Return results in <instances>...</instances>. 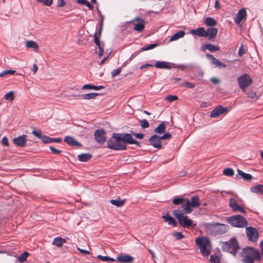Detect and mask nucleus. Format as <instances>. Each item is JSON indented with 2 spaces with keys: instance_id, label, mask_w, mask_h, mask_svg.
Returning <instances> with one entry per match:
<instances>
[{
  "instance_id": "1",
  "label": "nucleus",
  "mask_w": 263,
  "mask_h": 263,
  "mask_svg": "<svg viewBox=\"0 0 263 263\" xmlns=\"http://www.w3.org/2000/svg\"><path fill=\"white\" fill-rule=\"evenodd\" d=\"M135 144L140 146V143L130 134L127 133H114L107 142V146L115 151H123L126 149V144Z\"/></svg>"
},
{
  "instance_id": "2",
  "label": "nucleus",
  "mask_w": 263,
  "mask_h": 263,
  "mask_svg": "<svg viewBox=\"0 0 263 263\" xmlns=\"http://www.w3.org/2000/svg\"><path fill=\"white\" fill-rule=\"evenodd\" d=\"M240 255L243 263H254V260H260L261 259L260 252L252 247L243 248Z\"/></svg>"
},
{
  "instance_id": "3",
  "label": "nucleus",
  "mask_w": 263,
  "mask_h": 263,
  "mask_svg": "<svg viewBox=\"0 0 263 263\" xmlns=\"http://www.w3.org/2000/svg\"><path fill=\"white\" fill-rule=\"evenodd\" d=\"M195 242L199 248L202 255L203 256H208L211 250L210 240L206 237H198L196 239Z\"/></svg>"
},
{
  "instance_id": "4",
  "label": "nucleus",
  "mask_w": 263,
  "mask_h": 263,
  "mask_svg": "<svg viewBox=\"0 0 263 263\" xmlns=\"http://www.w3.org/2000/svg\"><path fill=\"white\" fill-rule=\"evenodd\" d=\"M221 248L223 251L235 255L239 249V247L236 238L233 237L228 241L222 242Z\"/></svg>"
},
{
  "instance_id": "5",
  "label": "nucleus",
  "mask_w": 263,
  "mask_h": 263,
  "mask_svg": "<svg viewBox=\"0 0 263 263\" xmlns=\"http://www.w3.org/2000/svg\"><path fill=\"white\" fill-rule=\"evenodd\" d=\"M173 214L177 219L179 223L183 228H187L192 226L193 221L186 215H184L180 210L174 211Z\"/></svg>"
},
{
  "instance_id": "6",
  "label": "nucleus",
  "mask_w": 263,
  "mask_h": 263,
  "mask_svg": "<svg viewBox=\"0 0 263 263\" xmlns=\"http://www.w3.org/2000/svg\"><path fill=\"white\" fill-rule=\"evenodd\" d=\"M227 221L232 226L237 228H244L248 224L246 218L240 215L228 217Z\"/></svg>"
},
{
  "instance_id": "7",
  "label": "nucleus",
  "mask_w": 263,
  "mask_h": 263,
  "mask_svg": "<svg viewBox=\"0 0 263 263\" xmlns=\"http://www.w3.org/2000/svg\"><path fill=\"white\" fill-rule=\"evenodd\" d=\"M208 227L211 230L215 235L223 234L229 229L228 225L218 222L209 223Z\"/></svg>"
},
{
  "instance_id": "8",
  "label": "nucleus",
  "mask_w": 263,
  "mask_h": 263,
  "mask_svg": "<svg viewBox=\"0 0 263 263\" xmlns=\"http://www.w3.org/2000/svg\"><path fill=\"white\" fill-rule=\"evenodd\" d=\"M237 82L240 89L245 91L246 88L252 84V80L248 74L245 73L237 78Z\"/></svg>"
},
{
  "instance_id": "9",
  "label": "nucleus",
  "mask_w": 263,
  "mask_h": 263,
  "mask_svg": "<svg viewBox=\"0 0 263 263\" xmlns=\"http://www.w3.org/2000/svg\"><path fill=\"white\" fill-rule=\"evenodd\" d=\"M228 110L227 107H224L221 105L217 106L212 110L210 114L211 118H217L222 114H226L228 112Z\"/></svg>"
},
{
  "instance_id": "10",
  "label": "nucleus",
  "mask_w": 263,
  "mask_h": 263,
  "mask_svg": "<svg viewBox=\"0 0 263 263\" xmlns=\"http://www.w3.org/2000/svg\"><path fill=\"white\" fill-rule=\"evenodd\" d=\"M246 234L249 240L255 242L257 241L258 235L257 230L253 227H247Z\"/></svg>"
},
{
  "instance_id": "11",
  "label": "nucleus",
  "mask_w": 263,
  "mask_h": 263,
  "mask_svg": "<svg viewBox=\"0 0 263 263\" xmlns=\"http://www.w3.org/2000/svg\"><path fill=\"white\" fill-rule=\"evenodd\" d=\"M105 132L103 129L97 130L94 134L96 141L98 143H103L106 140Z\"/></svg>"
},
{
  "instance_id": "12",
  "label": "nucleus",
  "mask_w": 263,
  "mask_h": 263,
  "mask_svg": "<svg viewBox=\"0 0 263 263\" xmlns=\"http://www.w3.org/2000/svg\"><path fill=\"white\" fill-rule=\"evenodd\" d=\"M229 205L234 212H240L243 213H246L245 210L239 205L236 200L234 198L230 199Z\"/></svg>"
},
{
  "instance_id": "13",
  "label": "nucleus",
  "mask_w": 263,
  "mask_h": 263,
  "mask_svg": "<svg viewBox=\"0 0 263 263\" xmlns=\"http://www.w3.org/2000/svg\"><path fill=\"white\" fill-rule=\"evenodd\" d=\"M149 141L151 145L153 147L158 149L162 148L160 136L154 135L150 137Z\"/></svg>"
},
{
  "instance_id": "14",
  "label": "nucleus",
  "mask_w": 263,
  "mask_h": 263,
  "mask_svg": "<svg viewBox=\"0 0 263 263\" xmlns=\"http://www.w3.org/2000/svg\"><path fill=\"white\" fill-rule=\"evenodd\" d=\"M135 21H137L139 23L135 25L134 27V30L139 32H142L143 30L145 27L144 20L139 17H136L132 21V22H134Z\"/></svg>"
},
{
  "instance_id": "15",
  "label": "nucleus",
  "mask_w": 263,
  "mask_h": 263,
  "mask_svg": "<svg viewBox=\"0 0 263 263\" xmlns=\"http://www.w3.org/2000/svg\"><path fill=\"white\" fill-rule=\"evenodd\" d=\"M26 135H23L13 139V143L17 146L22 147L26 145Z\"/></svg>"
},
{
  "instance_id": "16",
  "label": "nucleus",
  "mask_w": 263,
  "mask_h": 263,
  "mask_svg": "<svg viewBox=\"0 0 263 263\" xmlns=\"http://www.w3.org/2000/svg\"><path fill=\"white\" fill-rule=\"evenodd\" d=\"M246 17L247 12L246 9L245 8L241 9L236 14L234 22L236 24H239L243 20H246Z\"/></svg>"
},
{
  "instance_id": "17",
  "label": "nucleus",
  "mask_w": 263,
  "mask_h": 263,
  "mask_svg": "<svg viewBox=\"0 0 263 263\" xmlns=\"http://www.w3.org/2000/svg\"><path fill=\"white\" fill-rule=\"evenodd\" d=\"M206 57L211 61L212 64L219 68H226L227 65L216 59L213 55L207 53Z\"/></svg>"
},
{
  "instance_id": "18",
  "label": "nucleus",
  "mask_w": 263,
  "mask_h": 263,
  "mask_svg": "<svg viewBox=\"0 0 263 263\" xmlns=\"http://www.w3.org/2000/svg\"><path fill=\"white\" fill-rule=\"evenodd\" d=\"M173 80H174V83H177L178 81H181V78H175L173 79ZM178 86H181V87H188L190 88H193L195 87V85L194 83L189 82L187 81H184L182 83H178Z\"/></svg>"
},
{
  "instance_id": "19",
  "label": "nucleus",
  "mask_w": 263,
  "mask_h": 263,
  "mask_svg": "<svg viewBox=\"0 0 263 263\" xmlns=\"http://www.w3.org/2000/svg\"><path fill=\"white\" fill-rule=\"evenodd\" d=\"M217 32L218 30L216 28L211 27L208 28L207 30H205L206 37H208L209 40H213L215 37Z\"/></svg>"
},
{
  "instance_id": "20",
  "label": "nucleus",
  "mask_w": 263,
  "mask_h": 263,
  "mask_svg": "<svg viewBox=\"0 0 263 263\" xmlns=\"http://www.w3.org/2000/svg\"><path fill=\"white\" fill-rule=\"evenodd\" d=\"M190 33L201 37H206L205 30L203 27H200L197 29L191 30Z\"/></svg>"
},
{
  "instance_id": "21",
  "label": "nucleus",
  "mask_w": 263,
  "mask_h": 263,
  "mask_svg": "<svg viewBox=\"0 0 263 263\" xmlns=\"http://www.w3.org/2000/svg\"><path fill=\"white\" fill-rule=\"evenodd\" d=\"M116 260L120 262L129 263L133 261V257L129 255H122L117 256Z\"/></svg>"
},
{
  "instance_id": "22",
  "label": "nucleus",
  "mask_w": 263,
  "mask_h": 263,
  "mask_svg": "<svg viewBox=\"0 0 263 263\" xmlns=\"http://www.w3.org/2000/svg\"><path fill=\"white\" fill-rule=\"evenodd\" d=\"M162 218L166 222H167L169 225H171L174 227L177 226V222L175 221V219L173 217L170 216L168 214L163 215Z\"/></svg>"
},
{
  "instance_id": "23",
  "label": "nucleus",
  "mask_w": 263,
  "mask_h": 263,
  "mask_svg": "<svg viewBox=\"0 0 263 263\" xmlns=\"http://www.w3.org/2000/svg\"><path fill=\"white\" fill-rule=\"evenodd\" d=\"M184 202L185 203L183 204V211L184 214H190L192 211L193 209L190 204V200L189 199H186Z\"/></svg>"
},
{
  "instance_id": "24",
  "label": "nucleus",
  "mask_w": 263,
  "mask_h": 263,
  "mask_svg": "<svg viewBox=\"0 0 263 263\" xmlns=\"http://www.w3.org/2000/svg\"><path fill=\"white\" fill-rule=\"evenodd\" d=\"M154 66L159 69H171V66L170 65V63L165 61H158L156 62Z\"/></svg>"
},
{
  "instance_id": "25",
  "label": "nucleus",
  "mask_w": 263,
  "mask_h": 263,
  "mask_svg": "<svg viewBox=\"0 0 263 263\" xmlns=\"http://www.w3.org/2000/svg\"><path fill=\"white\" fill-rule=\"evenodd\" d=\"M64 141L71 146H80L81 145L80 143L77 141L72 137L71 136H66L64 139Z\"/></svg>"
},
{
  "instance_id": "26",
  "label": "nucleus",
  "mask_w": 263,
  "mask_h": 263,
  "mask_svg": "<svg viewBox=\"0 0 263 263\" xmlns=\"http://www.w3.org/2000/svg\"><path fill=\"white\" fill-rule=\"evenodd\" d=\"M206 49L209 50L211 52H215L218 51L219 47L217 46L208 44L203 45L201 48V50L203 51H205Z\"/></svg>"
},
{
  "instance_id": "27",
  "label": "nucleus",
  "mask_w": 263,
  "mask_h": 263,
  "mask_svg": "<svg viewBox=\"0 0 263 263\" xmlns=\"http://www.w3.org/2000/svg\"><path fill=\"white\" fill-rule=\"evenodd\" d=\"M94 42H95V44H96V45L98 47V49H99L98 54H99V56L100 57H102L103 55L104 49L101 46V44H100V41H99V37L98 36L97 33H95V36H94Z\"/></svg>"
},
{
  "instance_id": "28",
  "label": "nucleus",
  "mask_w": 263,
  "mask_h": 263,
  "mask_svg": "<svg viewBox=\"0 0 263 263\" xmlns=\"http://www.w3.org/2000/svg\"><path fill=\"white\" fill-rule=\"evenodd\" d=\"M250 191L254 193L263 195V184H257L252 186Z\"/></svg>"
},
{
  "instance_id": "29",
  "label": "nucleus",
  "mask_w": 263,
  "mask_h": 263,
  "mask_svg": "<svg viewBox=\"0 0 263 263\" xmlns=\"http://www.w3.org/2000/svg\"><path fill=\"white\" fill-rule=\"evenodd\" d=\"M26 47L27 48H32L35 52L39 51V46L38 45L33 41H27L25 44Z\"/></svg>"
},
{
  "instance_id": "30",
  "label": "nucleus",
  "mask_w": 263,
  "mask_h": 263,
  "mask_svg": "<svg viewBox=\"0 0 263 263\" xmlns=\"http://www.w3.org/2000/svg\"><path fill=\"white\" fill-rule=\"evenodd\" d=\"M190 204L192 208H196L198 207L200 204L199 197L197 196H193L191 199Z\"/></svg>"
},
{
  "instance_id": "31",
  "label": "nucleus",
  "mask_w": 263,
  "mask_h": 263,
  "mask_svg": "<svg viewBox=\"0 0 263 263\" xmlns=\"http://www.w3.org/2000/svg\"><path fill=\"white\" fill-rule=\"evenodd\" d=\"M92 155L89 153H82L78 156V159L81 162H86L91 159Z\"/></svg>"
},
{
  "instance_id": "32",
  "label": "nucleus",
  "mask_w": 263,
  "mask_h": 263,
  "mask_svg": "<svg viewBox=\"0 0 263 263\" xmlns=\"http://www.w3.org/2000/svg\"><path fill=\"white\" fill-rule=\"evenodd\" d=\"M66 240L65 239L61 237H57L53 239L52 244L58 247H61L63 243H65Z\"/></svg>"
},
{
  "instance_id": "33",
  "label": "nucleus",
  "mask_w": 263,
  "mask_h": 263,
  "mask_svg": "<svg viewBox=\"0 0 263 263\" xmlns=\"http://www.w3.org/2000/svg\"><path fill=\"white\" fill-rule=\"evenodd\" d=\"M185 35V32L183 30L175 33L170 39V42L177 40L183 37Z\"/></svg>"
},
{
  "instance_id": "34",
  "label": "nucleus",
  "mask_w": 263,
  "mask_h": 263,
  "mask_svg": "<svg viewBox=\"0 0 263 263\" xmlns=\"http://www.w3.org/2000/svg\"><path fill=\"white\" fill-rule=\"evenodd\" d=\"M238 175L246 181H249L252 179V176L251 174L245 173L239 170H238Z\"/></svg>"
},
{
  "instance_id": "35",
  "label": "nucleus",
  "mask_w": 263,
  "mask_h": 263,
  "mask_svg": "<svg viewBox=\"0 0 263 263\" xmlns=\"http://www.w3.org/2000/svg\"><path fill=\"white\" fill-rule=\"evenodd\" d=\"M204 23L208 26L213 27L217 24L216 21L211 17H207L205 18Z\"/></svg>"
},
{
  "instance_id": "36",
  "label": "nucleus",
  "mask_w": 263,
  "mask_h": 263,
  "mask_svg": "<svg viewBox=\"0 0 263 263\" xmlns=\"http://www.w3.org/2000/svg\"><path fill=\"white\" fill-rule=\"evenodd\" d=\"M104 87L102 85L95 86L91 84H85L84 85L82 89H94L96 90H100L103 88Z\"/></svg>"
},
{
  "instance_id": "37",
  "label": "nucleus",
  "mask_w": 263,
  "mask_h": 263,
  "mask_svg": "<svg viewBox=\"0 0 263 263\" xmlns=\"http://www.w3.org/2000/svg\"><path fill=\"white\" fill-rule=\"evenodd\" d=\"M110 202L116 206L117 207H121L123 206L125 202V199L120 200V199H111L110 201Z\"/></svg>"
},
{
  "instance_id": "38",
  "label": "nucleus",
  "mask_w": 263,
  "mask_h": 263,
  "mask_svg": "<svg viewBox=\"0 0 263 263\" xmlns=\"http://www.w3.org/2000/svg\"><path fill=\"white\" fill-rule=\"evenodd\" d=\"M98 95V93H90L82 95L80 96V97L82 99L90 100V99H95Z\"/></svg>"
},
{
  "instance_id": "39",
  "label": "nucleus",
  "mask_w": 263,
  "mask_h": 263,
  "mask_svg": "<svg viewBox=\"0 0 263 263\" xmlns=\"http://www.w3.org/2000/svg\"><path fill=\"white\" fill-rule=\"evenodd\" d=\"M165 130V125L163 122L160 124L155 129L154 132L156 133L161 134H163Z\"/></svg>"
},
{
  "instance_id": "40",
  "label": "nucleus",
  "mask_w": 263,
  "mask_h": 263,
  "mask_svg": "<svg viewBox=\"0 0 263 263\" xmlns=\"http://www.w3.org/2000/svg\"><path fill=\"white\" fill-rule=\"evenodd\" d=\"M97 258L103 261H114L116 260L114 258H111L109 256H102L101 255H98Z\"/></svg>"
},
{
  "instance_id": "41",
  "label": "nucleus",
  "mask_w": 263,
  "mask_h": 263,
  "mask_svg": "<svg viewBox=\"0 0 263 263\" xmlns=\"http://www.w3.org/2000/svg\"><path fill=\"white\" fill-rule=\"evenodd\" d=\"M158 45V44L157 43L145 45L141 49V51H143L151 50L156 47Z\"/></svg>"
},
{
  "instance_id": "42",
  "label": "nucleus",
  "mask_w": 263,
  "mask_h": 263,
  "mask_svg": "<svg viewBox=\"0 0 263 263\" xmlns=\"http://www.w3.org/2000/svg\"><path fill=\"white\" fill-rule=\"evenodd\" d=\"M28 255L29 254L27 252H23L18 256V260L21 262L25 261L26 260L27 257L28 256Z\"/></svg>"
},
{
  "instance_id": "43",
  "label": "nucleus",
  "mask_w": 263,
  "mask_h": 263,
  "mask_svg": "<svg viewBox=\"0 0 263 263\" xmlns=\"http://www.w3.org/2000/svg\"><path fill=\"white\" fill-rule=\"evenodd\" d=\"M13 93V91H9L5 95V99L6 100L12 101L14 99Z\"/></svg>"
},
{
  "instance_id": "44",
  "label": "nucleus",
  "mask_w": 263,
  "mask_h": 263,
  "mask_svg": "<svg viewBox=\"0 0 263 263\" xmlns=\"http://www.w3.org/2000/svg\"><path fill=\"white\" fill-rule=\"evenodd\" d=\"M185 198H175L173 200V203L175 205H179L184 203Z\"/></svg>"
},
{
  "instance_id": "45",
  "label": "nucleus",
  "mask_w": 263,
  "mask_h": 263,
  "mask_svg": "<svg viewBox=\"0 0 263 263\" xmlns=\"http://www.w3.org/2000/svg\"><path fill=\"white\" fill-rule=\"evenodd\" d=\"M140 126L142 128H146L149 126L148 121L146 119H141L139 120Z\"/></svg>"
},
{
  "instance_id": "46",
  "label": "nucleus",
  "mask_w": 263,
  "mask_h": 263,
  "mask_svg": "<svg viewBox=\"0 0 263 263\" xmlns=\"http://www.w3.org/2000/svg\"><path fill=\"white\" fill-rule=\"evenodd\" d=\"M15 72L14 70H6L0 73V77H3L7 74H13Z\"/></svg>"
},
{
  "instance_id": "47",
  "label": "nucleus",
  "mask_w": 263,
  "mask_h": 263,
  "mask_svg": "<svg viewBox=\"0 0 263 263\" xmlns=\"http://www.w3.org/2000/svg\"><path fill=\"white\" fill-rule=\"evenodd\" d=\"M223 173L224 175L232 176L234 175V171L231 168H227L223 170Z\"/></svg>"
},
{
  "instance_id": "48",
  "label": "nucleus",
  "mask_w": 263,
  "mask_h": 263,
  "mask_svg": "<svg viewBox=\"0 0 263 263\" xmlns=\"http://www.w3.org/2000/svg\"><path fill=\"white\" fill-rule=\"evenodd\" d=\"M36 1L46 6H50L53 2V0H36Z\"/></svg>"
},
{
  "instance_id": "49",
  "label": "nucleus",
  "mask_w": 263,
  "mask_h": 263,
  "mask_svg": "<svg viewBox=\"0 0 263 263\" xmlns=\"http://www.w3.org/2000/svg\"><path fill=\"white\" fill-rule=\"evenodd\" d=\"M32 134L36 137L38 138L39 139L41 138L42 136H43L42 131L40 129L38 130H33L32 132Z\"/></svg>"
},
{
  "instance_id": "50",
  "label": "nucleus",
  "mask_w": 263,
  "mask_h": 263,
  "mask_svg": "<svg viewBox=\"0 0 263 263\" xmlns=\"http://www.w3.org/2000/svg\"><path fill=\"white\" fill-rule=\"evenodd\" d=\"M178 99V97L177 96L175 95H168L165 98V100L170 102H172L175 100H177Z\"/></svg>"
},
{
  "instance_id": "51",
  "label": "nucleus",
  "mask_w": 263,
  "mask_h": 263,
  "mask_svg": "<svg viewBox=\"0 0 263 263\" xmlns=\"http://www.w3.org/2000/svg\"><path fill=\"white\" fill-rule=\"evenodd\" d=\"M210 262L211 263H220L219 258L214 255H212L210 257Z\"/></svg>"
},
{
  "instance_id": "52",
  "label": "nucleus",
  "mask_w": 263,
  "mask_h": 263,
  "mask_svg": "<svg viewBox=\"0 0 263 263\" xmlns=\"http://www.w3.org/2000/svg\"><path fill=\"white\" fill-rule=\"evenodd\" d=\"M41 140L45 143H50V137L46 135H43Z\"/></svg>"
},
{
  "instance_id": "53",
  "label": "nucleus",
  "mask_w": 263,
  "mask_h": 263,
  "mask_svg": "<svg viewBox=\"0 0 263 263\" xmlns=\"http://www.w3.org/2000/svg\"><path fill=\"white\" fill-rule=\"evenodd\" d=\"M173 235L177 240H180L184 237V236L181 232L174 233Z\"/></svg>"
},
{
  "instance_id": "54",
  "label": "nucleus",
  "mask_w": 263,
  "mask_h": 263,
  "mask_svg": "<svg viewBox=\"0 0 263 263\" xmlns=\"http://www.w3.org/2000/svg\"><path fill=\"white\" fill-rule=\"evenodd\" d=\"M121 72V68L115 69L113 70L111 72L112 77H114L120 73Z\"/></svg>"
},
{
  "instance_id": "55",
  "label": "nucleus",
  "mask_w": 263,
  "mask_h": 263,
  "mask_svg": "<svg viewBox=\"0 0 263 263\" xmlns=\"http://www.w3.org/2000/svg\"><path fill=\"white\" fill-rule=\"evenodd\" d=\"M171 138V134L170 133H166L160 137L161 140L168 139Z\"/></svg>"
},
{
  "instance_id": "56",
  "label": "nucleus",
  "mask_w": 263,
  "mask_h": 263,
  "mask_svg": "<svg viewBox=\"0 0 263 263\" xmlns=\"http://www.w3.org/2000/svg\"><path fill=\"white\" fill-rule=\"evenodd\" d=\"M247 95L248 97L251 98L252 99L255 98L256 97V92L253 91H250L248 92Z\"/></svg>"
},
{
  "instance_id": "57",
  "label": "nucleus",
  "mask_w": 263,
  "mask_h": 263,
  "mask_svg": "<svg viewBox=\"0 0 263 263\" xmlns=\"http://www.w3.org/2000/svg\"><path fill=\"white\" fill-rule=\"evenodd\" d=\"M62 141V138H50V143L55 142V143H60Z\"/></svg>"
},
{
  "instance_id": "58",
  "label": "nucleus",
  "mask_w": 263,
  "mask_h": 263,
  "mask_svg": "<svg viewBox=\"0 0 263 263\" xmlns=\"http://www.w3.org/2000/svg\"><path fill=\"white\" fill-rule=\"evenodd\" d=\"M49 148L51 151V152L54 154H59L61 152V151L51 146L49 147Z\"/></svg>"
},
{
  "instance_id": "59",
  "label": "nucleus",
  "mask_w": 263,
  "mask_h": 263,
  "mask_svg": "<svg viewBox=\"0 0 263 263\" xmlns=\"http://www.w3.org/2000/svg\"><path fill=\"white\" fill-rule=\"evenodd\" d=\"M2 143L4 145L6 146H8L9 145L8 140L6 137H4L2 138Z\"/></svg>"
},
{
  "instance_id": "60",
  "label": "nucleus",
  "mask_w": 263,
  "mask_h": 263,
  "mask_svg": "<svg viewBox=\"0 0 263 263\" xmlns=\"http://www.w3.org/2000/svg\"><path fill=\"white\" fill-rule=\"evenodd\" d=\"M246 50L243 47V46H241L238 50V54L239 56H242L243 54H244L246 53Z\"/></svg>"
},
{
  "instance_id": "61",
  "label": "nucleus",
  "mask_w": 263,
  "mask_h": 263,
  "mask_svg": "<svg viewBox=\"0 0 263 263\" xmlns=\"http://www.w3.org/2000/svg\"><path fill=\"white\" fill-rule=\"evenodd\" d=\"M77 250L80 253H83V254H87V255H89L90 254V252L88 251H87V250H84V249H80L78 247H77Z\"/></svg>"
},
{
  "instance_id": "62",
  "label": "nucleus",
  "mask_w": 263,
  "mask_h": 263,
  "mask_svg": "<svg viewBox=\"0 0 263 263\" xmlns=\"http://www.w3.org/2000/svg\"><path fill=\"white\" fill-rule=\"evenodd\" d=\"M133 135L139 139H142L144 137V135L141 133H134Z\"/></svg>"
},
{
  "instance_id": "63",
  "label": "nucleus",
  "mask_w": 263,
  "mask_h": 263,
  "mask_svg": "<svg viewBox=\"0 0 263 263\" xmlns=\"http://www.w3.org/2000/svg\"><path fill=\"white\" fill-rule=\"evenodd\" d=\"M65 5V2L64 0H59L58 1V7H62L64 6Z\"/></svg>"
},
{
  "instance_id": "64",
  "label": "nucleus",
  "mask_w": 263,
  "mask_h": 263,
  "mask_svg": "<svg viewBox=\"0 0 263 263\" xmlns=\"http://www.w3.org/2000/svg\"><path fill=\"white\" fill-rule=\"evenodd\" d=\"M211 81L215 84L220 83V81L219 79H217L216 78H212L211 79Z\"/></svg>"
}]
</instances>
